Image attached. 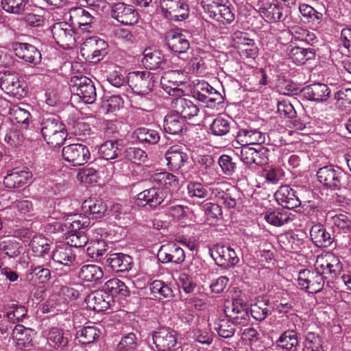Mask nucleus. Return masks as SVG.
Here are the masks:
<instances>
[{"label": "nucleus", "mask_w": 351, "mask_h": 351, "mask_svg": "<svg viewBox=\"0 0 351 351\" xmlns=\"http://www.w3.org/2000/svg\"><path fill=\"white\" fill-rule=\"evenodd\" d=\"M40 130L44 140L51 147L62 145L66 138L64 125L53 114L43 116Z\"/></svg>", "instance_id": "obj_1"}, {"label": "nucleus", "mask_w": 351, "mask_h": 351, "mask_svg": "<svg viewBox=\"0 0 351 351\" xmlns=\"http://www.w3.org/2000/svg\"><path fill=\"white\" fill-rule=\"evenodd\" d=\"M317 176L320 183L332 191L347 188L350 177L341 168L333 165H326L319 168L317 172Z\"/></svg>", "instance_id": "obj_2"}, {"label": "nucleus", "mask_w": 351, "mask_h": 351, "mask_svg": "<svg viewBox=\"0 0 351 351\" xmlns=\"http://www.w3.org/2000/svg\"><path fill=\"white\" fill-rule=\"evenodd\" d=\"M71 91L85 104H93L97 97L96 88L93 81L86 76L75 75L71 78Z\"/></svg>", "instance_id": "obj_3"}, {"label": "nucleus", "mask_w": 351, "mask_h": 351, "mask_svg": "<svg viewBox=\"0 0 351 351\" xmlns=\"http://www.w3.org/2000/svg\"><path fill=\"white\" fill-rule=\"evenodd\" d=\"M211 196L226 208H234L239 200V192L233 187H229L226 182H217L208 186Z\"/></svg>", "instance_id": "obj_4"}, {"label": "nucleus", "mask_w": 351, "mask_h": 351, "mask_svg": "<svg viewBox=\"0 0 351 351\" xmlns=\"http://www.w3.org/2000/svg\"><path fill=\"white\" fill-rule=\"evenodd\" d=\"M232 47L244 59L255 60L258 55V48L254 40L248 37L247 33L236 31L231 35Z\"/></svg>", "instance_id": "obj_5"}, {"label": "nucleus", "mask_w": 351, "mask_h": 351, "mask_svg": "<svg viewBox=\"0 0 351 351\" xmlns=\"http://www.w3.org/2000/svg\"><path fill=\"white\" fill-rule=\"evenodd\" d=\"M0 87L7 94L21 99L27 95L25 81L15 73H4L0 74Z\"/></svg>", "instance_id": "obj_6"}, {"label": "nucleus", "mask_w": 351, "mask_h": 351, "mask_svg": "<svg viewBox=\"0 0 351 351\" xmlns=\"http://www.w3.org/2000/svg\"><path fill=\"white\" fill-rule=\"evenodd\" d=\"M298 285L308 293H316L324 286V278L315 267V270L304 269L300 271L298 278Z\"/></svg>", "instance_id": "obj_7"}, {"label": "nucleus", "mask_w": 351, "mask_h": 351, "mask_svg": "<svg viewBox=\"0 0 351 351\" xmlns=\"http://www.w3.org/2000/svg\"><path fill=\"white\" fill-rule=\"evenodd\" d=\"M209 252L216 264L221 267H232L239 261L236 252L229 245L217 243L210 248Z\"/></svg>", "instance_id": "obj_8"}, {"label": "nucleus", "mask_w": 351, "mask_h": 351, "mask_svg": "<svg viewBox=\"0 0 351 351\" xmlns=\"http://www.w3.org/2000/svg\"><path fill=\"white\" fill-rule=\"evenodd\" d=\"M108 43L102 39L90 37L87 38L80 47L82 56L91 60L93 62H99L107 54Z\"/></svg>", "instance_id": "obj_9"}, {"label": "nucleus", "mask_w": 351, "mask_h": 351, "mask_svg": "<svg viewBox=\"0 0 351 351\" xmlns=\"http://www.w3.org/2000/svg\"><path fill=\"white\" fill-rule=\"evenodd\" d=\"M248 304L241 298H234L224 309L227 317L237 325H247L250 320Z\"/></svg>", "instance_id": "obj_10"}, {"label": "nucleus", "mask_w": 351, "mask_h": 351, "mask_svg": "<svg viewBox=\"0 0 351 351\" xmlns=\"http://www.w3.org/2000/svg\"><path fill=\"white\" fill-rule=\"evenodd\" d=\"M154 82V75L149 71H135L129 74V86L139 95L149 93L152 90Z\"/></svg>", "instance_id": "obj_11"}, {"label": "nucleus", "mask_w": 351, "mask_h": 351, "mask_svg": "<svg viewBox=\"0 0 351 351\" xmlns=\"http://www.w3.org/2000/svg\"><path fill=\"white\" fill-rule=\"evenodd\" d=\"M63 158L73 166L83 165L90 158V152L87 146L81 143H73L63 147Z\"/></svg>", "instance_id": "obj_12"}, {"label": "nucleus", "mask_w": 351, "mask_h": 351, "mask_svg": "<svg viewBox=\"0 0 351 351\" xmlns=\"http://www.w3.org/2000/svg\"><path fill=\"white\" fill-rule=\"evenodd\" d=\"M51 33L56 43L64 49H71L75 44V32L67 23H55L51 27Z\"/></svg>", "instance_id": "obj_13"}, {"label": "nucleus", "mask_w": 351, "mask_h": 351, "mask_svg": "<svg viewBox=\"0 0 351 351\" xmlns=\"http://www.w3.org/2000/svg\"><path fill=\"white\" fill-rule=\"evenodd\" d=\"M315 267L324 278L327 277L331 279L335 278L343 271V263L339 258L332 254L317 260Z\"/></svg>", "instance_id": "obj_14"}, {"label": "nucleus", "mask_w": 351, "mask_h": 351, "mask_svg": "<svg viewBox=\"0 0 351 351\" xmlns=\"http://www.w3.org/2000/svg\"><path fill=\"white\" fill-rule=\"evenodd\" d=\"M152 338L158 351H171L177 346V332L169 328H160L154 332Z\"/></svg>", "instance_id": "obj_15"}, {"label": "nucleus", "mask_w": 351, "mask_h": 351, "mask_svg": "<svg viewBox=\"0 0 351 351\" xmlns=\"http://www.w3.org/2000/svg\"><path fill=\"white\" fill-rule=\"evenodd\" d=\"M166 191L157 188L146 189L137 195L136 204L139 206H149L155 209L166 202Z\"/></svg>", "instance_id": "obj_16"}, {"label": "nucleus", "mask_w": 351, "mask_h": 351, "mask_svg": "<svg viewBox=\"0 0 351 351\" xmlns=\"http://www.w3.org/2000/svg\"><path fill=\"white\" fill-rule=\"evenodd\" d=\"M160 8L162 12L170 19L183 21L189 16L188 5L180 0H162Z\"/></svg>", "instance_id": "obj_17"}, {"label": "nucleus", "mask_w": 351, "mask_h": 351, "mask_svg": "<svg viewBox=\"0 0 351 351\" xmlns=\"http://www.w3.org/2000/svg\"><path fill=\"white\" fill-rule=\"evenodd\" d=\"M112 16L125 25H132L138 23L139 15L133 6L122 2L112 7Z\"/></svg>", "instance_id": "obj_18"}, {"label": "nucleus", "mask_w": 351, "mask_h": 351, "mask_svg": "<svg viewBox=\"0 0 351 351\" xmlns=\"http://www.w3.org/2000/svg\"><path fill=\"white\" fill-rule=\"evenodd\" d=\"M158 260L162 263L181 264L185 260V252L176 243L162 245L158 252Z\"/></svg>", "instance_id": "obj_19"}, {"label": "nucleus", "mask_w": 351, "mask_h": 351, "mask_svg": "<svg viewBox=\"0 0 351 351\" xmlns=\"http://www.w3.org/2000/svg\"><path fill=\"white\" fill-rule=\"evenodd\" d=\"M274 197L279 205L287 209H293L301 205L297 192L288 185L281 186Z\"/></svg>", "instance_id": "obj_20"}, {"label": "nucleus", "mask_w": 351, "mask_h": 351, "mask_svg": "<svg viewBox=\"0 0 351 351\" xmlns=\"http://www.w3.org/2000/svg\"><path fill=\"white\" fill-rule=\"evenodd\" d=\"M171 106L176 114L184 120L197 116L199 111V107L191 99L182 97L180 95L172 101Z\"/></svg>", "instance_id": "obj_21"}, {"label": "nucleus", "mask_w": 351, "mask_h": 351, "mask_svg": "<svg viewBox=\"0 0 351 351\" xmlns=\"http://www.w3.org/2000/svg\"><path fill=\"white\" fill-rule=\"evenodd\" d=\"M182 76L183 72L180 70H171L166 72L160 80L162 88L167 91L169 95L171 94V91L173 92L172 95H182L184 91L179 88V86L184 83L182 80Z\"/></svg>", "instance_id": "obj_22"}, {"label": "nucleus", "mask_w": 351, "mask_h": 351, "mask_svg": "<svg viewBox=\"0 0 351 351\" xmlns=\"http://www.w3.org/2000/svg\"><path fill=\"white\" fill-rule=\"evenodd\" d=\"M15 55L26 62L37 64L41 61V53L34 45L16 43L13 46Z\"/></svg>", "instance_id": "obj_23"}, {"label": "nucleus", "mask_w": 351, "mask_h": 351, "mask_svg": "<svg viewBox=\"0 0 351 351\" xmlns=\"http://www.w3.org/2000/svg\"><path fill=\"white\" fill-rule=\"evenodd\" d=\"M112 296L102 290L95 291L87 295L85 299L87 306L97 312L107 310L110 307Z\"/></svg>", "instance_id": "obj_24"}, {"label": "nucleus", "mask_w": 351, "mask_h": 351, "mask_svg": "<svg viewBox=\"0 0 351 351\" xmlns=\"http://www.w3.org/2000/svg\"><path fill=\"white\" fill-rule=\"evenodd\" d=\"M32 178V172L27 169H14L9 171L5 176L3 184L9 189L20 188L28 184Z\"/></svg>", "instance_id": "obj_25"}, {"label": "nucleus", "mask_w": 351, "mask_h": 351, "mask_svg": "<svg viewBox=\"0 0 351 351\" xmlns=\"http://www.w3.org/2000/svg\"><path fill=\"white\" fill-rule=\"evenodd\" d=\"M301 92L308 100L326 101L330 97V89L325 84L314 83L304 87Z\"/></svg>", "instance_id": "obj_26"}, {"label": "nucleus", "mask_w": 351, "mask_h": 351, "mask_svg": "<svg viewBox=\"0 0 351 351\" xmlns=\"http://www.w3.org/2000/svg\"><path fill=\"white\" fill-rule=\"evenodd\" d=\"M70 20L74 25L85 32H90L95 19L88 11L82 8H73L69 11Z\"/></svg>", "instance_id": "obj_27"}, {"label": "nucleus", "mask_w": 351, "mask_h": 351, "mask_svg": "<svg viewBox=\"0 0 351 351\" xmlns=\"http://www.w3.org/2000/svg\"><path fill=\"white\" fill-rule=\"evenodd\" d=\"M167 166L171 171H178L188 162L189 156L183 149L175 145L170 147L165 153Z\"/></svg>", "instance_id": "obj_28"}, {"label": "nucleus", "mask_w": 351, "mask_h": 351, "mask_svg": "<svg viewBox=\"0 0 351 351\" xmlns=\"http://www.w3.org/2000/svg\"><path fill=\"white\" fill-rule=\"evenodd\" d=\"M51 258L55 263L65 267H71L76 261L73 248L65 243L56 246L52 252Z\"/></svg>", "instance_id": "obj_29"}, {"label": "nucleus", "mask_w": 351, "mask_h": 351, "mask_svg": "<svg viewBox=\"0 0 351 351\" xmlns=\"http://www.w3.org/2000/svg\"><path fill=\"white\" fill-rule=\"evenodd\" d=\"M310 235L313 243L319 247H329L335 240L332 234L321 223L315 224L311 227Z\"/></svg>", "instance_id": "obj_30"}, {"label": "nucleus", "mask_w": 351, "mask_h": 351, "mask_svg": "<svg viewBox=\"0 0 351 351\" xmlns=\"http://www.w3.org/2000/svg\"><path fill=\"white\" fill-rule=\"evenodd\" d=\"M236 141L241 144L261 145L265 142V134L256 129H241L235 136Z\"/></svg>", "instance_id": "obj_31"}, {"label": "nucleus", "mask_w": 351, "mask_h": 351, "mask_svg": "<svg viewBox=\"0 0 351 351\" xmlns=\"http://www.w3.org/2000/svg\"><path fill=\"white\" fill-rule=\"evenodd\" d=\"M108 265L116 272H124L132 268V259L130 256L123 253H114L106 260Z\"/></svg>", "instance_id": "obj_32"}, {"label": "nucleus", "mask_w": 351, "mask_h": 351, "mask_svg": "<svg viewBox=\"0 0 351 351\" xmlns=\"http://www.w3.org/2000/svg\"><path fill=\"white\" fill-rule=\"evenodd\" d=\"M142 62L145 68L150 70L164 69L166 64V60L164 55L157 50L152 51L151 49H146L144 51V57Z\"/></svg>", "instance_id": "obj_33"}, {"label": "nucleus", "mask_w": 351, "mask_h": 351, "mask_svg": "<svg viewBox=\"0 0 351 351\" xmlns=\"http://www.w3.org/2000/svg\"><path fill=\"white\" fill-rule=\"evenodd\" d=\"M33 334L34 331L31 328L18 324L12 330V337L16 343V346L22 349L32 346Z\"/></svg>", "instance_id": "obj_34"}, {"label": "nucleus", "mask_w": 351, "mask_h": 351, "mask_svg": "<svg viewBox=\"0 0 351 351\" xmlns=\"http://www.w3.org/2000/svg\"><path fill=\"white\" fill-rule=\"evenodd\" d=\"M82 208L85 213H89L93 218L99 219L105 215L107 205L101 199L89 198L82 203Z\"/></svg>", "instance_id": "obj_35"}, {"label": "nucleus", "mask_w": 351, "mask_h": 351, "mask_svg": "<svg viewBox=\"0 0 351 351\" xmlns=\"http://www.w3.org/2000/svg\"><path fill=\"white\" fill-rule=\"evenodd\" d=\"M167 45L174 53H184L190 47L189 40L186 37L180 33L171 32L167 38Z\"/></svg>", "instance_id": "obj_36"}, {"label": "nucleus", "mask_w": 351, "mask_h": 351, "mask_svg": "<svg viewBox=\"0 0 351 351\" xmlns=\"http://www.w3.org/2000/svg\"><path fill=\"white\" fill-rule=\"evenodd\" d=\"M27 278L32 285L43 284L51 278V271L41 265H32L27 270Z\"/></svg>", "instance_id": "obj_37"}, {"label": "nucleus", "mask_w": 351, "mask_h": 351, "mask_svg": "<svg viewBox=\"0 0 351 351\" xmlns=\"http://www.w3.org/2000/svg\"><path fill=\"white\" fill-rule=\"evenodd\" d=\"M289 56L297 64H303L307 60L314 59L315 50L312 47L295 46L291 49Z\"/></svg>", "instance_id": "obj_38"}, {"label": "nucleus", "mask_w": 351, "mask_h": 351, "mask_svg": "<svg viewBox=\"0 0 351 351\" xmlns=\"http://www.w3.org/2000/svg\"><path fill=\"white\" fill-rule=\"evenodd\" d=\"M233 120L228 116L218 115L210 125L211 133L215 136H222L229 133Z\"/></svg>", "instance_id": "obj_39"}, {"label": "nucleus", "mask_w": 351, "mask_h": 351, "mask_svg": "<svg viewBox=\"0 0 351 351\" xmlns=\"http://www.w3.org/2000/svg\"><path fill=\"white\" fill-rule=\"evenodd\" d=\"M185 125V121L178 114H167L164 119V130L165 132L176 135L180 134Z\"/></svg>", "instance_id": "obj_40"}, {"label": "nucleus", "mask_w": 351, "mask_h": 351, "mask_svg": "<svg viewBox=\"0 0 351 351\" xmlns=\"http://www.w3.org/2000/svg\"><path fill=\"white\" fill-rule=\"evenodd\" d=\"M231 319L226 317H218L213 324V329L216 330L219 336L223 338H230L235 332V326Z\"/></svg>", "instance_id": "obj_41"}, {"label": "nucleus", "mask_w": 351, "mask_h": 351, "mask_svg": "<svg viewBox=\"0 0 351 351\" xmlns=\"http://www.w3.org/2000/svg\"><path fill=\"white\" fill-rule=\"evenodd\" d=\"M51 241L43 235H35L32 237L29 246L36 256H44L49 254Z\"/></svg>", "instance_id": "obj_42"}, {"label": "nucleus", "mask_w": 351, "mask_h": 351, "mask_svg": "<svg viewBox=\"0 0 351 351\" xmlns=\"http://www.w3.org/2000/svg\"><path fill=\"white\" fill-rule=\"evenodd\" d=\"M261 16L267 21L277 22L282 17V8L276 4L267 3L258 8Z\"/></svg>", "instance_id": "obj_43"}, {"label": "nucleus", "mask_w": 351, "mask_h": 351, "mask_svg": "<svg viewBox=\"0 0 351 351\" xmlns=\"http://www.w3.org/2000/svg\"><path fill=\"white\" fill-rule=\"evenodd\" d=\"M104 273L101 268L95 265H83L80 271L79 277L86 282H97L103 278Z\"/></svg>", "instance_id": "obj_44"}, {"label": "nucleus", "mask_w": 351, "mask_h": 351, "mask_svg": "<svg viewBox=\"0 0 351 351\" xmlns=\"http://www.w3.org/2000/svg\"><path fill=\"white\" fill-rule=\"evenodd\" d=\"M276 346L286 350H291L298 345L297 332L294 330L283 332L276 341Z\"/></svg>", "instance_id": "obj_45"}, {"label": "nucleus", "mask_w": 351, "mask_h": 351, "mask_svg": "<svg viewBox=\"0 0 351 351\" xmlns=\"http://www.w3.org/2000/svg\"><path fill=\"white\" fill-rule=\"evenodd\" d=\"M105 291L108 292L112 298L114 295L126 297L130 295V291L125 283L118 278H112L105 283Z\"/></svg>", "instance_id": "obj_46"}, {"label": "nucleus", "mask_w": 351, "mask_h": 351, "mask_svg": "<svg viewBox=\"0 0 351 351\" xmlns=\"http://www.w3.org/2000/svg\"><path fill=\"white\" fill-rule=\"evenodd\" d=\"M47 339L53 343L54 348L64 350L69 346L68 337L64 335L62 329L56 327H53L49 330Z\"/></svg>", "instance_id": "obj_47"}, {"label": "nucleus", "mask_w": 351, "mask_h": 351, "mask_svg": "<svg viewBox=\"0 0 351 351\" xmlns=\"http://www.w3.org/2000/svg\"><path fill=\"white\" fill-rule=\"evenodd\" d=\"M119 141L117 140H109L101 145L99 149V154L105 160L114 159L119 156L120 149L118 148Z\"/></svg>", "instance_id": "obj_48"}, {"label": "nucleus", "mask_w": 351, "mask_h": 351, "mask_svg": "<svg viewBox=\"0 0 351 351\" xmlns=\"http://www.w3.org/2000/svg\"><path fill=\"white\" fill-rule=\"evenodd\" d=\"M90 219L84 214H75L70 215L66 219L64 226L73 231L80 230L90 225Z\"/></svg>", "instance_id": "obj_49"}, {"label": "nucleus", "mask_w": 351, "mask_h": 351, "mask_svg": "<svg viewBox=\"0 0 351 351\" xmlns=\"http://www.w3.org/2000/svg\"><path fill=\"white\" fill-rule=\"evenodd\" d=\"M265 220L269 224L280 227L287 223L290 217L287 213L270 210L263 213Z\"/></svg>", "instance_id": "obj_50"}, {"label": "nucleus", "mask_w": 351, "mask_h": 351, "mask_svg": "<svg viewBox=\"0 0 351 351\" xmlns=\"http://www.w3.org/2000/svg\"><path fill=\"white\" fill-rule=\"evenodd\" d=\"M99 330L95 326H84L76 333V338L82 344L93 343L99 337Z\"/></svg>", "instance_id": "obj_51"}, {"label": "nucleus", "mask_w": 351, "mask_h": 351, "mask_svg": "<svg viewBox=\"0 0 351 351\" xmlns=\"http://www.w3.org/2000/svg\"><path fill=\"white\" fill-rule=\"evenodd\" d=\"M250 313L252 317L256 320L260 322L264 320L271 313V310L269 307V300L258 301L252 304Z\"/></svg>", "instance_id": "obj_52"}, {"label": "nucleus", "mask_w": 351, "mask_h": 351, "mask_svg": "<svg viewBox=\"0 0 351 351\" xmlns=\"http://www.w3.org/2000/svg\"><path fill=\"white\" fill-rule=\"evenodd\" d=\"M10 114L12 121H14L16 124L20 125L23 128L28 127L29 119L31 116L29 111L19 106H14L11 109Z\"/></svg>", "instance_id": "obj_53"}, {"label": "nucleus", "mask_w": 351, "mask_h": 351, "mask_svg": "<svg viewBox=\"0 0 351 351\" xmlns=\"http://www.w3.org/2000/svg\"><path fill=\"white\" fill-rule=\"evenodd\" d=\"M254 164L257 166H263L269 162V158L273 156L274 149L258 145V148L254 147Z\"/></svg>", "instance_id": "obj_54"}, {"label": "nucleus", "mask_w": 351, "mask_h": 351, "mask_svg": "<svg viewBox=\"0 0 351 351\" xmlns=\"http://www.w3.org/2000/svg\"><path fill=\"white\" fill-rule=\"evenodd\" d=\"M21 245L15 240L6 239L0 241V252L10 258L18 256L20 252Z\"/></svg>", "instance_id": "obj_55"}, {"label": "nucleus", "mask_w": 351, "mask_h": 351, "mask_svg": "<svg viewBox=\"0 0 351 351\" xmlns=\"http://www.w3.org/2000/svg\"><path fill=\"white\" fill-rule=\"evenodd\" d=\"M66 241L65 244L69 245L72 248L73 247L78 248L85 246L88 241V239L83 231L75 230L71 232L69 230V234L66 237Z\"/></svg>", "instance_id": "obj_56"}, {"label": "nucleus", "mask_w": 351, "mask_h": 351, "mask_svg": "<svg viewBox=\"0 0 351 351\" xmlns=\"http://www.w3.org/2000/svg\"><path fill=\"white\" fill-rule=\"evenodd\" d=\"M107 250L108 245L106 242L100 239L91 242L86 250L88 256L97 261L107 252Z\"/></svg>", "instance_id": "obj_57"}, {"label": "nucleus", "mask_w": 351, "mask_h": 351, "mask_svg": "<svg viewBox=\"0 0 351 351\" xmlns=\"http://www.w3.org/2000/svg\"><path fill=\"white\" fill-rule=\"evenodd\" d=\"M28 0H1L2 8L7 12L21 14H23Z\"/></svg>", "instance_id": "obj_58"}, {"label": "nucleus", "mask_w": 351, "mask_h": 351, "mask_svg": "<svg viewBox=\"0 0 351 351\" xmlns=\"http://www.w3.org/2000/svg\"><path fill=\"white\" fill-rule=\"evenodd\" d=\"M134 134L138 141L142 143L156 144L160 139V136L156 131L145 128L136 129L134 131Z\"/></svg>", "instance_id": "obj_59"}, {"label": "nucleus", "mask_w": 351, "mask_h": 351, "mask_svg": "<svg viewBox=\"0 0 351 351\" xmlns=\"http://www.w3.org/2000/svg\"><path fill=\"white\" fill-rule=\"evenodd\" d=\"M150 290L153 294H159L164 298L171 299L173 291L171 287L162 280H154L150 284Z\"/></svg>", "instance_id": "obj_60"}, {"label": "nucleus", "mask_w": 351, "mask_h": 351, "mask_svg": "<svg viewBox=\"0 0 351 351\" xmlns=\"http://www.w3.org/2000/svg\"><path fill=\"white\" fill-rule=\"evenodd\" d=\"M188 194L191 197L204 199L208 195V186L200 182H191L187 186Z\"/></svg>", "instance_id": "obj_61"}, {"label": "nucleus", "mask_w": 351, "mask_h": 351, "mask_svg": "<svg viewBox=\"0 0 351 351\" xmlns=\"http://www.w3.org/2000/svg\"><path fill=\"white\" fill-rule=\"evenodd\" d=\"M331 221L334 226L343 232H351V216L348 214H338L332 217Z\"/></svg>", "instance_id": "obj_62"}, {"label": "nucleus", "mask_w": 351, "mask_h": 351, "mask_svg": "<svg viewBox=\"0 0 351 351\" xmlns=\"http://www.w3.org/2000/svg\"><path fill=\"white\" fill-rule=\"evenodd\" d=\"M299 10L301 14L304 17L310 19L312 23L319 24L322 22L323 18L322 13L317 11L311 5L305 3L302 4L300 5Z\"/></svg>", "instance_id": "obj_63"}, {"label": "nucleus", "mask_w": 351, "mask_h": 351, "mask_svg": "<svg viewBox=\"0 0 351 351\" xmlns=\"http://www.w3.org/2000/svg\"><path fill=\"white\" fill-rule=\"evenodd\" d=\"M222 172L228 176H232L237 169V162L228 155H221L218 160Z\"/></svg>", "instance_id": "obj_64"}]
</instances>
